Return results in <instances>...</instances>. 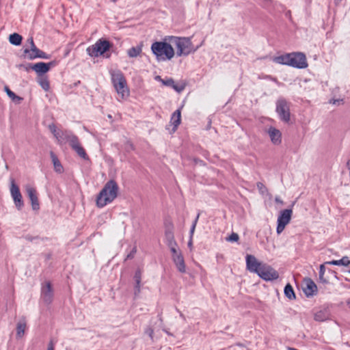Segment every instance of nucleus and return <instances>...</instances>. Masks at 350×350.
<instances>
[{
    "label": "nucleus",
    "instance_id": "obj_22",
    "mask_svg": "<svg viewBox=\"0 0 350 350\" xmlns=\"http://www.w3.org/2000/svg\"><path fill=\"white\" fill-rule=\"evenodd\" d=\"M73 135L74 134L71 131L68 130L60 131L59 137H57V142L59 144L68 143V142L70 140V137H71V136Z\"/></svg>",
    "mask_w": 350,
    "mask_h": 350
},
{
    "label": "nucleus",
    "instance_id": "obj_47",
    "mask_svg": "<svg viewBox=\"0 0 350 350\" xmlns=\"http://www.w3.org/2000/svg\"><path fill=\"white\" fill-rule=\"evenodd\" d=\"M319 279L322 282H326V280L324 279V275H319Z\"/></svg>",
    "mask_w": 350,
    "mask_h": 350
},
{
    "label": "nucleus",
    "instance_id": "obj_15",
    "mask_svg": "<svg viewBox=\"0 0 350 350\" xmlns=\"http://www.w3.org/2000/svg\"><path fill=\"white\" fill-rule=\"evenodd\" d=\"M55 63L51 62L49 63L38 62L34 64H29V67L33 70L37 74L42 75L47 72L51 66H53Z\"/></svg>",
    "mask_w": 350,
    "mask_h": 350
},
{
    "label": "nucleus",
    "instance_id": "obj_4",
    "mask_svg": "<svg viewBox=\"0 0 350 350\" xmlns=\"http://www.w3.org/2000/svg\"><path fill=\"white\" fill-rule=\"evenodd\" d=\"M110 75L112 84L118 94L122 98L127 97L129 94V90L123 73L119 70H113L110 71Z\"/></svg>",
    "mask_w": 350,
    "mask_h": 350
},
{
    "label": "nucleus",
    "instance_id": "obj_25",
    "mask_svg": "<svg viewBox=\"0 0 350 350\" xmlns=\"http://www.w3.org/2000/svg\"><path fill=\"white\" fill-rule=\"evenodd\" d=\"M325 264L347 267L350 265V260L347 256H344L340 260L327 261Z\"/></svg>",
    "mask_w": 350,
    "mask_h": 350
},
{
    "label": "nucleus",
    "instance_id": "obj_39",
    "mask_svg": "<svg viewBox=\"0 0 350 350\" xmlns=\"http://www.w3.org/2000/svg\"><path fill=\"white\" fill-rule=\"evenodd\" d=\"M146 334H147L152 340H153L154 331L151 327H147L145 330Z\"/></svg>",
    "mask_w": 350,
    "mask_h": 350
},
{
    "label": "nucleus",
    "instance_id": "obj_49",
    "mask_svg": "<svg viewBox=\"0 0 350 350\" xmlns=\"http://www.w3.org/2000/svg\"><path fill=\"white\" fill-rule=\"evenodd\" d=\"M346 304L348 306V307L350 308V298L348 299L347 301H346Z\"/></svg>",
    "mask_w": 350,
    "mask_h": 350
},
{
    "label": "nucleus",
    "instance_id": "obj_32",
    "mask_svg": "<svg viewBox=\"0 0 350 350\" xmlns=\"http://www.w3.org/2000/svg\"><path fill=\"white\" fill-rule=\"evenodd\" d=\"M284 295L289 299H295V295L293 288L291 284H288L284 287Z\"/></svg>",
    "mask_w": 350,
    "mask_h": 350
},
{
    "label": "nucleus",
    "instance_id": "obj_7",
    "mask_svg": "<svg viewBox=\"0 0 350 350\" xmlns=\"http://www.w3.org/2000/svg\"><path fill=\"white\" fill-rule=\"evenodd\" d=\"M293 211L291 208L284 209L280 211L277 219L276 232L281 234L284 230L286 226L290 222Z\"/></svg>",
    "mask_w": 350,
    "mask_h": 350
},
{
    "label": "nucleus",
    "instance_id": "obj_42",
    "mask_svg": "<svg viewBox=\"0 0 350 350\" xmlns=\"http://www.w3.org/2000/svg\"><path fill=\"white\" fill-rule=\"evenodd\" d=\"M136 252H137V248L135 247L133 248L131 252L127 255L126 258L127 259L133 258Z\"/></svg>",
    "mask_w": 350,
    "mask_h": 350
},
{
    "label": "nucleus",
    "instance_id": "obj_43",
    "mask_svg": "<svg viewBox=\"0 0 350 350\" xmlns=\"http://www.w3.org/2000/svg\"><path fill=\"white\" fill-rule=\"evenodd\" d=\"M326 264H322L320 265V267H319V275H324L325 274V265Z\"/></svg>",
    "mask_w": 350,
    "mask_h": 350
},
{
    "label": "nucleus",
    "instance_id": "obj_45",
    "mask_svg": "<svg viewBox=\"0 0 350 350\" xmlns=\"http://www.w3.org/2000/svg\"><path fill=\"white\" fill-rule=\"evenodd\" d=\"M275 202L276 203H278V204H284V202H283L282 200H281V199H280V197H278V196H276V197L275 198Z\"/></svg>",
    "mask_w": 350,
    "mask_h": 350
},
{
    "label": "nucleus",
    "instance_id": "obj_46",
    "mask_svg": "<svg viewBox=\"0 0 350 350\" xmlns=\"http://www.w3.org/2000/svg\"><path fill=\"white\" fill-rule=\"evenodd\" d=\"M154 79L159 82H161L162 83V81H164L165 79H162L161 76L159 75H157L155 77H154Z\"/></svg>",
    "mask_w": 350,
    "mask_h": 350
},
{
    "label": "nucleus",
    "instance_id": "obj_33",
    "mask_svg": "<svg viewBox=\"0 0 350 350\" xmlns=\"http://www.w3.org/2000/svg\"><path fill=\"white\" fill-rule=\"evenodd\" d=\"M5 92L8 96L11 98L12 100L18 99L21 100L22 98L19 96H17L12 90H10L8 87L5 88Z\"/></svg>",
    "mask_w": 350,
    "mask_h": 350
},
{
    "label": "nucleus",
    "instance_id": "obj_44",
    "mask_svg": "<svg viewBox=\"0 0 350 350\" xmlns=\"http://www.w3.org/2000/svg\"><path fill=\"white\" fill-rule=\"evenodd\" d=\"M47 350H55V347H54V344L52 341H51L49 345H48V347H47Z\"/></svg>",
    "mask_w": 350,
    "mask_h": 350
},
{
    "label": "nucleus",
    "instance_id": "obj_3",
    "mask_svg": "<svg viewBox=\"0 0 350 350\" xmlns=\"http://www.w3.org/2000/svg\"><path fill=\"white\" fill-rule=\"evenodd\" d=\"M151 50L159 61L170 60L174 56V50L170 43L167 42H154Z\"/></svg>",
    "mask_w": 350,
    "mask_h": 350
},
{
    "label": "nucleus",
    "instance_id": "obj_13",
    "mask_svg": "<svg viewBox=\"0 0 350 350\" xmlns=\"http://www.w3.org/2000/svg\"><path fill=\"white\" fill-rule=\"evenodd\" d=\"M53 298L52 286L49 282L42 285L41 289V299L46 305L50 304Z\"/></svg>",
    "mask_w": 350,
    "mask_h": 350
},
{
    "label": "nucleus",
    "instance_id": "obj_52",
    "mask_svg": "<svg viewBox=\"0 0 350 350\" xmlns=\"http://www.w3.org/2000/svg\"><path fill=\"white\" fill-rule=\"evenodd\" d=\"M336 102H338V100H334L332 103L333 104H336Z\"/></svg>",
    "mask_w": 350,
    "mask_h": 350
},
{
    "label": "nucleus",
    "instance_id": "obj_11",
    "mask_svg": "<svg viewBox=\"0 0 350 350\" xmlns=\"http://www.w3.org/2000/svg\"><path fill=\"white\" fill-rule=\"evenodd\" d=\"M72 150H74L77 154L84 160H88L89 157L85 152L84 148L81 146L79 138L75 135H73L70 137V140L68 142Z\"/></svg>",
    "mask_w": 350,
    "mask_h": 350
},
{
    "label": "nucleus",
    "instance_id": "obj_2",
    "mask_svg": "<svg viewBox=\"0 0 350 350\" xmlns=\"http://www.w3.org/2000/svg\"><path fill=\"white\" fill-rule=\"evenodd\" d=\"M169 42L176 47V55L178 57L187 56L195 52L198 48H194L189 38L171 36L169 38Z\"/></svg>",
    "mask_w": 350,
    "mask_h": 350
},
{
    "label": "nucleus",
    "instance_id": "obj_28",
    "mask_svg": "<svg viewBox=\"0 0 350 350\" xmlns=\"http://www.w3.org/2000/svg\"><path fill=\"white\" fill-rule=\"evenodd\" d=\"M142 52V44L133 46L127 51V55L129 57H136Z\"/></svg>",
    "mask_w": 350,
    "mask_h": 350
},
{
    "label": "nucleus",
    "instance_id": "obj_41",
    "mask_svg": "<svg viewBox=\"0 0 350 350\" xmlns=\"http://www.w3.org/2000/svg\"><path fill=\"white\" fill-rule=\"evenodd\" d=\"M37 58L49 59V55L40 50V53H38V55L37 56Z\"/></svg>",
    "mask_w": 350,
    "mask_h": 350
},
{
    "label": "nucleus",
    "instance_id": "obj_38",
    "mask_svg": "<svg viewBox=\"0 0 350 350\" xmlns=\"http://www.w3.org/2000/svg\"><path fill=\"white\" fill-rule=\"evenodd\" d=\"M40 85L42 88V89L44 90L45 91L49 90V83L46 79H43V80L40 81Z\"/></svg>",
    "mask_w": 350,
    "mask_h": 350
},
{
    "label": "nucleus",
    "instance_id": "obj_36",
    "mask_svg": "<svg viewBox=\"0 0 350 350\" xmlns=\"http://www.w3.org/2000/svg\"><path fill=\"white\" fill-rule=\"evenodd\" d=\"M239 239V237L238 234L235 232H232L227 239L226 240L230 242H237L238 241Z\"/></svg>",
    "mask_w": 350,
    "mask_h": 350
},
{
    "label": "nucleus",
    "instance_id": "obj_16",
    "mask_svg": "<svg viewBox=\"0 0 350 350\" xmlns=\"http://www.w3.org/2000/svg\"><path fill=\"white\" fill-rule=\"evenodd\" d=\"M303 291L308 297H312L317 292V286L310 278H305L304 280Z\"/></svg>",
    "mask_w": 350,
    "mask_h": 350
},
{
    "label": "nucleus",
    "instance_id": "obj_27",
    "mask_svg": "<svg viewBox=\"0 0 350 350\" xmlns=\"http://www.w3.org/2000/svg\"><path fill=\"white\" fill-rule=\"evenodd\" d=\"M142 280V271L140 269H137L134 275V280L135 282V295H137L140 293V284Z\"/></svg>",
    "mask_w": 350,
    "mask_h": 350
},
{
    "label": "nucleus",
    "instance_id": "obj_5",
    "mask_svg": "<svg viewBox=\"0 0 350 350\" xmlns=\"http://www.w3.org/2000/svg\"><path fill=\"white\" fill-rule=\"evenodd\" d=\"M110 48V43L106 40H98L94 44L88 46L87 53L92 57L103 55Z\"/></svg>",
    "mask_w": 350,
    "mask_h": 350
},
{
    "label": "nucleus",
    "instance_id": "obj_20",
    "mask_svg": "<svg viewBox=\"0 0 350 350\" xmlns=\"http://www.w3.org/2000/svg\"><path fill=\"white\" fill-rule=\"evenodd\" d=\"M40 50L36 47V46H33L31 47V49L25 48L24 49V55L26 58L28 59H34L37 58V56L38 53H40Z\"/></svg>",
    "mask_w": 350,
    "mask_h": 350
},
{
    "label": "nucleus",
    "instance_id": "obj_37",
    "mask_svg": "<svg viewBox=\"0 0 350 350\" xmlns=\"http://www.w3.org/2000/svg\"><path fill=\"white\" fill-rule=\"evenodd\" d=\"M49 127L51 133L53 134L54 137L57 139V137H59L60 131L57 130L55 125L53 124H50Z\"/></svg>",
    "mask_w": 350,
    "mask_h": 350
},
{
    "label": "nucleus",
    "instance_id": "obj_10",
    "mask_svg": "<svg viewBox=\"0 0 350 350\" xmlns=\"http://www.w3.org/2000/svg\"><path fill=\"white\" fill-rule=\"evenodd\" d=\"M290 66L297 68H305L308 66L306 55L302 53H290Z\"/></svg>",
    "mask_w": 350,
    "mask_h": 350
},
{
    "label": "nucleus",
    "instance_id": "obj_9",
    "mask_svg": "<svg viewBox=\"0 0 350 350\" xmlns=\"http://www.w3.org/2000/svg\"><path fill=\"white\" fill-rule=\"evenodd\" d=\"M260 278L266 281H272L278 278V273L271 266L264 263L258 274Z\"/></svg>",
    "mask_w": 350,
    "mask_h": 350
},
{
    "label": "nucleus",
    "instance_id": "obj_18",
    "mask_svg": "<svg viewBox=\"0 0 350 350\" xmlns=\"http://www.w3.org/2000/svg\"><path fill=\"white\" fill-rule=\"evenodd\" d=\"M16 338L20 339L22 338L25 334V331L27 329V321L25 317H22L17 323L16 324Z\"/></svg>",
    "mask_w": 350,
    "mask_h": 350
},
{
    "label": "nucleus",
    "instance_id": "obj_19",
    "mask_svg": "<svg viewBox=\"0 0 350 350\" xmlns=\"http://www.w3.org/2000/svg\"><path fill=\"white\" fill-rule=\"evenodd\" d=\"M165 86L172 88L176 92H181L184 90L185 85L183 83H176L172 78H166L162 81Z\"/></svg>",
    "mask_w": 350,
    "mask_h": 350
},
{
    "label": "nucleus",
    "instance_id": "obj_35",
    "mask_svg": "<svg viewBox=\"0 0 350 350\" xmlns=\"http://www.w3.org/2000/svg\"><path fill=\"white\" fill-rule=\"evenodd\" d=\"M168 247H170V251L172 254V258H174V257L175 256H178V254H182L180 252H178L177 251V243H176V245H168Z\"/></svg>",
    "mask_w": 350,
    "mask_h": 350
},
{
    "label": "nucleus",
    "instance_id": "obj_29",
    "mask_svg": "<svg viewBox=\"0 0 350 350\" xmlns=\"http://www.w3.org/2000/svg\"><path fill=\"white\" fill-rule=\"evenodd\" d=\"M290 53H288L274 57L273 62H275L277 64L290 66Z\"/></svg>",
    "mask_w": 350,
    "mask_h": 350
},
{
    "label": "nucleus",
    "instance_id": "obj_48",
    "mask_svg": "<svg viewBox=\"0 0 350 350\" xmlns=\"http://www.w3.org/2000/svg\"><path fill=\"white\" fill-rule=\"evenodd\" d=\"M188 247H190V248L192 247V238H191V237H190V239H189V241L188 242Z\"/></svg>",
    "mask_w": 350,
    "mask_h": 350
},
{
    "label": "nucleus",
    "instance_id": "obj_51",
    "mask_svg": "<svg viewBox=\"0 0 350 350\" xmlns=\"http://www.w3.org/2000/svg\"><path fill=\"white\" fill-rule=\"evenodd\" d=\"M128 145L129 146L131 149H133V145L131 143L128 142Z\"/></svg>",
    "mask_w": 350,
    "mask_h": 350
},
{
    "label": "nucleus",
    "instance_id": "obj_31",
    "mask_svg": "<svg viewBox=\"0 0 350 350\" xmlns=\"http://www.w3.org/2000/svg\"><path fill=\"white\" fill-rule=\"evenodd\" d=\"M9 41L13 45L19 46L22 42V36L17 33H14L10 35Z\"/></svg>",
    "mask_w": 350,
    "mask_h": 350
},
{
    "label": "nucleus",
    "instance_id": "obj_14",
    "mask_svg": "<svg viewBox=\"0 0 350 350\" xmlns=\"http://www.w3.org/2000/svg\"><path fill=\"white\" fill-rule=\"evenodd\" d=\"M25 188L26 193L31 201L33 210H38L40 208V204L36 193V190L30 185H25Z\"/></svg>",
    "mask_w": 350,
    "mask_h": 350
},
{
    "label": "nucleus",
    "instance_id": "obj_53",
    "mask_svg": "<svg viewBox=\"0 0 350 350\" xmlns=\"http://www.w3.org/2000/svg\"><path fill=\"white\" fill-rule=\"evenodd\" d=\"M165 332L168 335H171V334L169 333V332H167V331H166V330H165Z\"/></svg>",
    "mask_w": 350,
    "mask_h": 350
},
{
    "label": "nucleus",
    "instance_id": "obj_30",
    "mask_svg": "<svg viewBox=\"0 0 350 350\" xmlns=\"http://www.w3.org/2000/svg\"><path fill=\"white\" fill-rule=\"evenodd\" d=\"M180 116H181V113H180V109L176 110L172 115L171 122L174 125V129H176L178 126L180 124Z\"/></svg>",
    "mask_w": 350,
    "mask_h": 350
},
{
    "label": "nucleus",
    "instance_id": "obj_17",
    "mask_svg": "<svg viewBox=\"0 0 350 350\" xmlns=\"http://www.w3.org/2000/svg\"><path fill=\"white\" fill-rule=\"evenodd\" d=\"M267 133L270 137L271 142L274 145H279L282 142V133L275 127H269L267 130Z\"/></svg>",
    "mask_w": 350,
    "mask_h": 350
},
{
    "label": "nucleus",
    "instance_id": "obj_34",
    "mask_svg": "<svg viewBox=\"0 0 350 350\" xmlns=\"http://www.w3.org/2000/svg\"><path fill=\"white\" fill-rule=\"evenodd\" d=\"M199 217H200V213H198L197 215V216H196L195 220L193 221V222L192 224V226L191 227V229H190V237H191V238H192V237L193 235V233H194V231H195V229H196V226L197 222L198 221Z\"/></svg>",
    "mask_w": 350,
    "mask_h": 350
},
{
    "label": "nucleus",
    "instance_id": "obj_54",
    "mask_svg": "<svg viewBox=\"0 0 350 350\" xmlns=\"http://www.w3.org/2000/svg\"><path fill=\"white\" fill-rule=\"evenodd\" d=\"M347 165H350V159L349 160V161L347 162Z\"/></svg>",
    "mask_w": 350,
    "mask_h": 350
},
{
    "label": "nucleus",
    "instance_id": "obj_26",
    "mask_svg": "<svg viewBox=\"0 0 350 350\" xmlns=\"http://www.w3.org/2000/svg\"><path fill=\"white\" fill-rule=\"evenodd\" d=\"M329 314L327 310H321L315 312L314 319L317 321H324L329 319Z\"/></svg>",
    "mask_w": 350,
    "mask_h": 350
},
{
    "label": "nucleus",
    "instance_id": "obj_6",
    "mask_svg": "<svg viewBox=\"0 0 350 350\" xmlns=\"http://www.w3.org/2000/svg\"><path fill=\"white\" fill-rule=\"evenodd\" d=\"M275 111L281 120L284 122H288L290 121L291 113L289 104L284 98H280L277 100Z\"/></svg>",
    "mask_w": 350,
    "mask_h": 350
},
{
    "label": "nucleus",
    "instance_id": "obj_24",
    "mask_svg": "<svg viewBox=\"0 0 350 350\" xmlns=\"http://www.w3.org/2000/svg\"><path fill=\"white\" fill-rule=\"evenodd\" d=\"M50 156L54 166V169L55 172L58 173H62L64 171L63 166L61 164L59 160L58 159L57 157L53 152H50Z\"/></svg>",
    "mask_w": 350,
    "mask_h": 350
},
{
    "label": "nucleus",
    "instance_id": "obj_8",
    "mask_svg": "<svg viewBox=\"0 0 350 350\" xmlns=\"http://www.w3.org/2000/svg\"><path fill=\"white\" fill-rule=\"evenodd\" d=\"M10 194L13 199L14 203L18 210H21L24 205L22 195L20 192L18 186L16 184L13 178H10Z\"/></svg>",
    "mask_w": 350,
    "mask_h": 350
},
{
    "label": "nucleus",
    "instance_id": "obj_12",
    "mask_svg": "<svg viewBox=\"0 0 350 350\" xmlns=\"http://www.w3.org/2000/svg\"><path fill=\"white\" fill-rule=\"evenodd\" d=\"M247 269L252 272L258 274L259 270L264 263L259 262L257 258L251 254H247L245 257Z\"/></svg>",
    "mask_w": 350,
    "mask_h": 350
},
{
    "label": "nucleus",
    "instance_id": "obj_21",
    "mask_svg": "<svg viewBox=\"0 0 350 350\" xmlns=\"http://www.w3.org/2000/svg\"><path fill=\"white\" fill-rule=\"evenodd\" d=\"M172 259L178 270L181 273H185L186 271V267L183 256L178 254V256H175Z\"/></svg>",
    "mask_w": 350,
    "mask_h": 350
},
{
    "label": "nucleus",
    "instance_id": "obj_40",
    "mask_svg": "<svg viewBox=\"0 0 350 350\" xmlns=\"http://www.w3.org/2000/svg\"><path fill=\"white\" fill-rule=\"evenodd\" d=\"M33 46H35L33 39L32 37H30L27 40V44H26L25 48L31 49V47H32Z\"/></svg>",
    "mask_w": 350,
    "mask_h": 350
},
{
    "label": "nucleus",
    "instance_id": "obj_55",
    "mask_svg": "<svg viewBox=\"0 0 350 350\" xmlns=\"http://www.w3.org/2000/svg\"><path fill=\"white\" fill-rule=\"evenodd\" d=\"M112 2H116L118 0H111Z\"/></svg>",
    "mask_w": 350,
    "mask_h": 350
},
{
    "label": "nucleus",
    "instance_id": "obj_23",
    "mask_svg": "<svg viewBox=\"0 0 350 350\" xmlns=\"http://www.w3.org/2000/svg\"><path fill=\"white\" fill-rule=\"evenodd\" d=\"M165 241L167 245H176V241L174 237L173 226H171L165 230Z\"/></svg>",
    "mask_w": 350,
    "mask_h": 350
},
{
    "label": "nucleus",
    "instance_id": "obj_56",
    "mask_svg": "<svg viewBox=\"0 0 350 350\" xmlns=\"http://www.w3.org/2000/svg\"><path fill=\"white\" fill-rule=\"evenodd\" d=\"M349 272H350V270H349Z\"/></svg>",
    "mask_w": 350,
    "mask_h": 350
},
{
    "label": "nucleus",
    "instance_id": "obj_1",
    "mask_svg": "<svg viewBox=\"0 0 350 350\" xmlns=\"http://www.w3.org/2000/svg\"><path fill=\"white\" fill-rule=\"evenodd\" d=\"M119 187L114 180L106 183L96 197V205L103 208L112 202L118 196Z\"/></svg>",
    "mask_w": 350,
    "mask_h": 350
},
{
    "label": "nucleus",
    "instance_id": "obj_50",
    "mask_svg": "<svg viewBox=\"0 0 350 350\" xmlns=\"http://www.w3.org/2000/svg\"><path fill=\"white\" fill-rule=\"evenodd\" d=\"M257 186H258V187L259 189H261V188H262V187L263 186V185H262V183H258L257 184Z\"/></svg>",
    "mask_w": 350,
    "mask_h": 350
}]
</instances>
